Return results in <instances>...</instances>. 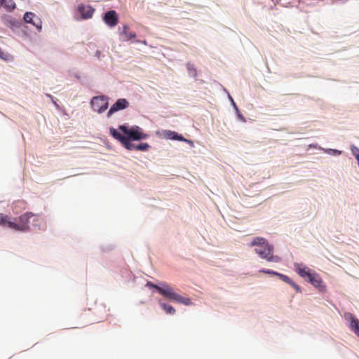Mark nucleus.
Returning <instances> with one entry per match:
<instances>
[{
  "label": "nucleus",
  "mask_w": 359,
  "mask_h": 359,
  "mask_svg": "<svg viewBox=\"0 0 359 359\" xmlns=\"http://www.w3.org/2000/svg\"><path fill=\"white\" fill-rule=\"evenodd\" d=\"M250 246H255V251L262 259L268 262L278 263L281 259L278 255H273V248L265 238L256 237L252 241Z\"/></svg>",
  "instance_id": "obj_1"
},
{
  "label": "nucleus",
  "mask_w": 359,
  "mask_h": 359,
  "mask_svg": "<svg viewBox=\"0 0 359 359\" xmlns=\"http://www.w3.org/2000/svg\"><path fill=\"white\" fill-rule=\"evenodd\" d=\"M150 286L155 288L161 294L169 300L181 303L185 305L191 304L189 298L183 297L174 292L173 289L166 283H162L161 286L151 283Z\"/></svg>",
  "instance_id": "obj_2"
},
{
  "label": "nucleus",
  "mask_w": 359,
  "mask_h": 359,
  "mask_svg": "<svg viewBox=\"0 0 359 359\" xmlns=\"http://www.w3.org/2000/svg\"><path fill=\"white\" fill-rule=\"evenodd\" d=\"M109 131L113 137L118 140L128 150L147 151L150 147L148 143H140L139 144L132 143L129 138L121 135L120 132L114 128H111Z\"/></svg>",
  "instance_id": "obj_3"
},
{
  "label": "nucleus",
  "mask_w": 359,
  "mask_h": 359,
  "mask_svg": "<svg viewBox=\"0 0 359 359\" xmlns=\"http://www.w3.org/2000/svg\"><path fill=\"white\" fill-rule=\"evenodd\" d=\"M118 129L123 132L125 137L131 140H140L147 138L148 135L142 133V129L137 126H134L130 128L124 125L119 126Z\"/></svg>",
  "instance_id": "obj_4"
},
{
  "label": "nucleus",
  "mask_w": 359,
  "mask_h": 359,
  "mask_svg": "<svg viewBox=\"0 0 359 359\" xmlns=\"http://www.w3.org/2000/svg\"><path fill=\"white\" fill-rule=\"evenodd\" d=\"M30 219H32L34 226L38 225L39 222V216L27 212L19 217V223H16L17 227H15V230L25 231L28 229L29 228Z\"/></svg>",
  "instance_id": "obj_5"
},
{
  "label": "nucleus",
  "mask_w": 359,
  "mask_h": 359,
  "mask_svg": "<svg viewBox=\"0 0 359 359\" xmlns=\"http://www.w3.org/2000/svg\"><path fill=\"white\" fill-rule=\"evenodd\" d=\"M90 105L95 111L102 114L107 110L109 106V97L106 95L93 97Z\"/></svg>",
  "instance_id": "obj_6"
},
{
  "label": "nucleus",
  "mask_w": 359,
  "mask_h": 359,
  "mask_svg": "<svg viewBox=\"0 0 359 359\" xmlns=\"http://www.w3.org/2000/svg\"><path fill=\"white\" fill-rule=\"evenodd\" d=\"M129 106L128 102L124 99H118L109 109L107 112V117H111L112 114L119 110L124 109Z\"/></svg>",
  "instance_id": "obj_7"
},
{
  "label": "nucleus",
  "mask_w": 359,
  "mask_h": 359,
  "mask_svg": "<svg viewBox=\"0 0 359 359\" xmlns=\"http://www.w3.org/2000/svg\"><path fill=\"white\" fill-rule=\"evenodd\" d=\"M24 18V21L25 22L32 24V25L36 27V28L38 30L41 31L42 29V22H41V21L33 13H32V12H27L24 15V18Z\"/></svg>",
  "instance_id": "obj_8"
},
{
  "label": "nucleus",
  "mask_w": 359,
  "mask_h": 359,
  "mask_svg": "<svg viewBox=\"0 0 359 359\" xmlns=\"http://www.w3.org/2000/svg\"><path fill=\"white\" fill-rule=\"evenodd\" d=\"M103 20L109 27H114L118 22V17L115 11H109L104 14Z\"/></svg>",
  "instance_id": "obj_9"
},
{
  "label": "nucleus",
  "mask_w": 359,
  "mask_h": 359,
  "mask_svg": "<svg viewBox=\"0 0 359 359\" xmlns=\"http://www.w3.org/2000/svg\"><path fill=\"white\" fill-rule=\"evenodd\" d=\"M77 10L81 15L82 19L91 18L94 14L95 9L90 5L81 4L78 6Z\"/></svg>",
  "instance_id": "obj_10"
},
{
  "label": "nucleus",
  "mask_w": 359,
  "mask_h": 359,
  "mask_svg": "<svg viewBox=\"0 0 359 359\" xmlns=\"http://www.w3.org/2000/svg\"><path fill=\"white\" fill-rule=\"evenodd\" d=\"M309 283H311L314 287L321 289L322 287H325L323 285V280L320 276L317 273H312L309 275L308 279H306Z\"/></svg>",
  "instance_id": "obj_11"
},
{
  "label": "nucleus",
  "mask_w": 359,
  "mask_h": 359,
  "mask_svg": "<svg viewBox=\"0 0 359 359\" xmlns=\"http://www.w3.org/2000/svg\"><path fill=\"white\" fill-rule=\"evenodd\" d=\"M346 318L351 321L350 327L359 337V320L351 313L346 314Z\"/></svg>",
  "instance_id": "obj_12"
},
{
  "label": "nucleus",
  "mask_w": 359,
  "mask_h": 359,
  "mask_svg": "<svg viewBox=\"0 0 359 359\" xmlns=\"http://www.w3.org/2000/svg\"><path fill=\"white\" fill-rule=\"evenodd\" d=\"M294 266L297 273L306 280L308 279L309 275L312 273L307 267L303 266L302 264H296Z\"/></svg>",
  "instance_id": "obj_13"
},
{
  "label": "nucleus",
  "mask_w": 359,
  "mask_h": 359,
  "mask_svg": "<svg viewBox=\"0 0 359 359\" xmlns=\"http://www.w3.org/2000/svg\"><path fill=\"white\" fill-rule=\"evenodd\" d=\"M280 280L290 285L297 292H301L300 287L293 282L288 276L278 272L277 276Z\"/></svg>",
  "instance_id": "obj_14"
},
{
  "label": "nucleus",
  "mask_w": 359,
  "mask_h": 359,
  "mask_svg": "<svg viewBox=\"0 0 359 359\" xmlns=\"http://www.w3.org/2000/svg\"><path fill=\"white\" fill-rule=\"evenodd\" d=\"M121 34L123 36L124 41H128L136 37L135 33L130 32L129 27L127 25L123 27V31Z\"/></svg>",
  "instance_id": "obj_15"
},
{
  "label": "nucleus",
  "mask_w": 359,
  "mask_h": 359,
  "mask_svg": "<svg viewBox=\"0 0 359 359\" xmlns=\"http://www.w3.org/2000/svg\"><path fill=\"white\" fill-rule=\"evenodd\" d=\"M0 224L14 229L17 227L16 223L9 221L8 217L3 214H0Z\"/></svg>",
  "instance_id": "obj_16"
},
{
  "label": "nucleus",
  "mask_w": 359,
  "mask_h": 359,
  "mask_svg": "<svg viewBox=\"0 0 359 359\" xmlns=\"http://www.w3.org/2000/svg\"><path fill=\"white\" fill-rule=\"evenodd\" d=\"M0 58L6 62L13 61L14 59V57L12 55H11L9 53L4 50L1 47H0Z\"/></svg>",
  "instance_id": "obj_17"
},
{
  "label": "nucleus",
  "mask_w": 359,
  "mask_h": 359,
  "mask_svg": "<svg viewBox=\"0 0 359 359\" xmlns=\"http://www.w3.org/2000/svg\"><path fill=\"white\" fill-rule=\"evenodd\" d=\"M2 6L8 11H11L15 8V4L13 0H4L2 1Z\"/></svg>",
  "instance_id": "obj_18"
},
{
  "label": "nucleus",
  "mask_w": 359,
  "mask_h": 359,
  "mask_svg": "<svg viewBox=\"0 0 359 359\" xmlns=\"http://www.w3.org/2000/svg\"><path fill=\"white\" fill-rule=\"evenodd\" d=\"M159 304L161 307L166 312V313L174 314L175 313V309L171 305L162 302H159Z\"/></svg>",
  "instance_id": "obj_19"
},
{
  "label": "nucleus",
  "mask_w": 359,
  "mask_h": 359,
  "mask_svg": "<svg viewBox=\"0 0 359 359\" xmlns=\"http://www.w3.org/2000/svg\"><path fill=\"white\" fill-rule=\"evenodd\" d=\"M177 134L178 133L175 131H171V130H165V136L168 139H170V140H176Z\"/></svg>",
  "instance_id": "obj_20"
},
{
  "label": "nucleus",
  "mask_w": 359,
  "mask_h": 359,
  "mask_svg": "<svg viewBox=\"0 0 359 359\" xmlns=\"http://www.w3.org/2000/svg\"><path fill=\"white\" fill-rule=\"evenodd\" d=\"M351 151H352V154L355 157V158L358 160V164H359V149L358 147H356L355 146L353 145V146H351Z\"/></svg>",
  "instance_id": "obj_21"
},
{
  "label": "nucleus",
  "mask_w": 359,
  "mask_h": 359,
  "mask_svg": "<svg viewBox=\"0 0 359 359\" xmlns=\"http://www.w3.org/2000/svg\"><path fill=\"white\" fill-rule=\"evenodd\" d=\"M259 272L263 273L270 274V275H274V276H277V273H278V272H276V271L269 270V269H264L259 270Z\"/></svg>",
  "instance_id": "obj_22"
},
{
  "label": "nucleus",
  "mask_w": 359,
  "mask_h": 359,
  "mask_svg": "<svg viewBox=\"0 0 359 359\" xmlns=\"http://www.w3.org/2000/svg\"><path fill=\"white\" fill-rule=\"evenodd\" d=\"M176 140L187 142L189 144L193 143L191 140L185 139L182 135H179V134H177V135Z\"/></svg>",
  "instance_id": "obj_23"
},
{
  "label": "nucleus",
  "mask_w": 359,
  "mask_h": 359,
  "mask_svg": "<svg viewBox=\"0 0 359 359\" xmlns=\"http://www.w3.org/2000/svg\"><path fill=\"white\" fill-rule=\"evenodd\" d=\"M8 22L11 25L14 27H18L20 25V22L14 19H11Z\"/></svg>",
  "instance_id": "obj_24"
},
{
  "label": "nucleus",
  "mask_w": 359,
  "mask_h": 359,
  "mask_svg": "<svg viewBox=\"0 0 359 359\" xmlns=\"http://www.w3.org/2000/svg\"><path fill=\"white\" fill-rule=\"evenodd\" d=\"M194 75L196 76V70L195 69H194Z\"/></svg>",
  "instance_id": "obj_25"
},
{
  "label": "nucleus",
  "mask_w": 359,
  "mask_h": 359,
  "mask_svg": "<svg viewBox=\"0 0 359 359\" xmlns=\"http://www.w3.org/2000/svg\"><path fill=\"white\" fill-rule=\"evenodd\" d=\"M46 96L49 97L50 98L53 99V97L51 95H47L46 94Z\"/></svg>",
  "instance_id": "obj_26"
},
{
  "label": "nucleus",
  "mask_w": 359,
  "mask_h": 359,
  "mask_svg": "<svg viewBox=\"0 0 359 359\" xmlns=\"http://www.w3.org/2000/svg\"><path fill=\"white\" fill-rule=\"evenodd\" d=\"M54 102L55 105L57 107H58V104H57L55 102Z\"/></svg>",
  "instance_id": "obj_27"
},
{
  "label": "nucleus",
  "mask_w": 359,
  "mask_h": 359,
  "mask_svg": "<svg viewBox=\"0 0 359 359\" xmlns=\"http://www.w3.org/2000/svg\"><path fill=\"white\" fill-rule=\"evenodd\" d=\"M233 105H234L235 108L238 110V108H237V107L236 106V103H234V102H233Z\"/></svg>",
  "instance_id": "obj_28"
},
{
  "label": "nucleus",
  "mask_w": 359,
  "mask_h": 359,
  "mask_svg": "<svg viewBox=\"0 0 359 359\" xmlns=\"http://www.w3.org/2000/svg\"><path fill=\"white\" fill-rule=\"evenodd\" d=\"M142 43H144V44H147L146 41H142Z\"/></svg>",
  "instance_id": "obj_29"
}]
</instances>
